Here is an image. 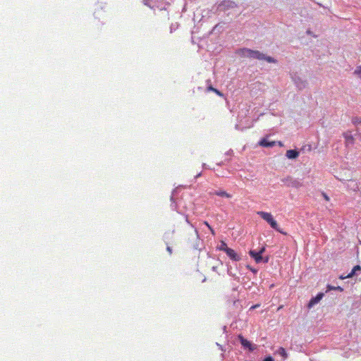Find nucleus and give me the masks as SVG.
<instances>
[{
	"label": "nucleus",
	"instance_id": "nucleus-1",
	"mask_svg": "<svg viewBox=\"0 0 361 361\" xmlns=\"http://www.w3.org/2000/svg\"><path fill=\"white\" fill-rule=\"evenodd\" d=\"M242 54L250 58L257 59L259 60H265L269 63H274L275 60L270 56L265 55L258 51H253L249 49H243L241 50Z\"/></svg>",
	"mask_w": 361,
	"mask_h": 361
},
{
	"label": "nucleus",
	"instance_id": "nucleus-2",
	"mask_svg": "<svg viewBox=\"0 0 361 361\" xmlns=\"http://www.w3.org/2000/svg\"><path fill=\"white\" fill-rule=\"evenodd\" d=\"M257 214L262 219H263L264 221H266L271 226V227L272 228H274L278 231H280V230L278 227L277 222L274 220V219L271 213L259 211V212H257Z\"/></svg>",
	"mask_w": 361,
	"mask_h": 361
},
{
	"label": "nucleus",
	"instance_id": "nucleus-3",
	"mask_svg": "<svg viewBox=\"0 0 361 361\" xmlns=\"http://www.w3.org/2000/svg\"><path fill=\"white\" fill-rule=\"evenodd\" d=\"M265 248L262 247L259 251L250 250V255L255 259L256 263H260L262 261V254L264 252Z\"/></svg>",
	"mask_w": 361,
	"mask_h": 361
},
{
	"label": "nucleus",
	"instance_id": "nucleus-4",
	"mask_svg": "<svg viewBox=\"0 0 361 361\" xmlns=\"http://www.w3.org/2000/svg\"><path fill=\"white\" fill-rule=\"evenodd\" d=\"M307 85V82L299 77H295V86L299 90L305 89Z\"/></svg>",
	"mask_w": 361,
	"mask_h": 361
},
{
	"label": "nucleus",
	"instance_id": "nucleus-5",
	"mask_svg": "<svg viewBox=\"0 0 361 361\" xmlns=\"http://www.w3.org/2000/svg\"><path fill=\"white\" fill-rule=\"evenodd\" d=\"M324 293H319L315 297H313L308 303V308H312L317 304L324 297Z\"/></svg>",
	"mask_w": 361,
	"mask_h": 361
},
{
	"label": "nucleus",
	"instance_id": "nucleus-6",
	"mask_svg": "<svg viewBox=\"0 0 361 361\" xmlns=\"http://www.w3.org/2000/svg\"><path fill=\"white\" fill-rule=\"evenodd\" d=\"M226 253L227 256L233 261L238 262L241 259L240 256L231 248L227 250Z\"/></svg>",
	"mask_w": 361,
	"mask_h": 361
},
{
	"label": "nucleus",
	"instance_id": "nucleus-7",
	"mask_svg": "<svg viewBox=\"0 0 361 361\" xmlns=\"http://www.w3.org/2000/svg\"><path fill=\"white\" fill-rule=\"evenodd\" d=\"M236 4L235 2L230 0H225L219 4V8L221 10H226L230 8H234Z\"/></svg>",
	"mask_w": 361,
	"mask_h": 361
},
{
	"label": "nucleus",
	"instance_id": "nucleus-8",
	"mask_svg": "<svg viewBox=\"0 0 361 361\" xmlns=\"http://www.w3.org/2000/svg\"><path fill=\"white\" fill-rule=\"evenodd\" d=\"M312 149V147L310 145H303L300 149V151L298 150L296 147H295V159L298 157L299 154L302 152V154H305L306 152H310Z\"/></svg>",
	"mask_w": 361,
	"mask_h": 361
},
{
	"label": "nucleus",
	"instance_id": "nucleus-9",
	"mask_svg": "<svg viewBox=\"0 0 361 361\" xmlns=\"http://www.w3.org/2000/svg\"><path fill=\"white\" fill-rule=\"evenodd\" d=\"M238 339L243 347L248 348L251 351L255 349L251 343L245 339L242 335L238 336Z\"/></svg>",
	"mask_w": 361,
	"mask_h": 361
},
{
	"label": "nucleus",
	"instance_id": "nucleus-10",
	"mask_svg": "<svg viewBox=\"0 0 361 361\" xmlns=\"http://www.w3.org/2000/svg\"><path fill=\"white\" fill-rule=\"evenodd\" d=\"M275 144H276V142L269 141V140H268L267 137H264L259 142V145H260L262 147H271L274 146Z\"/></svg>",
	"mask_w": 361,
	"mask_h": 361
},
{
	"label": "nucleus",
	"instance_id": "nucleus-11",
	"mask_svg": "<svg viewBox=\"0 0 361 361\" xmlns=\"http://www.w3.org/2000/svg\"><path fill=\"white\" fill-rule=\"evenodd\" d=\"M352 123L356 127V130L357 133H361V118L360 117H353L352 118Z\"/></svg>",
	"mask_w": 361,
	"mask_h": 361
},
{
	"label": "nucleus",
	"instance_id": "nucleus-12",
	"mask_svg": "<svg viewBox=\"0 0 361 361\" xmlns=\"http://www.w3.org/2000/svg\"><path fill=\"white\" fill-rule=\"evenodd\" d=\"M344 137L345 139V142L347 145L353 144L354 142V138L353 136L351 135V132H346L343 133Z\"/></svg>",
	"mask_w": 361,
	"mask_h": 361
},
{
	"label": "nucleus",
	"instance_id": "nucleus-13",
	"mask_svg": "<svg viewBox=\"0 0 361 361\" xmlns=\"http://www.w3.org/2000/svg\"><path fill=\"white\" fill-rule=\"evenodd\" d=\"M213 194L217 196L224 197L226 198H231L232 197L231 194L222 190H216L214 192Z\"/></svg>",
	"mask_w": 361,
	"mask_h": 361
},
{
	"label": "nucleus",
	"instance_id": "nucleus-14",
	"mask_svg": "<svg viewBox=\"0 0 361 361\" xmlns=\"http://www.w3.org/2000/svg\"><path fill=\"white\" fill-rule=\"evenodd\" d=\"M330 290H338L340 292H343V288L342 287L339 286H331V285H327L326 292H329Z\"/></svg>",
	"mask_w": 361,
	"mask_h": 361
},
{
	"label": "nucleus",
	"instance_id": "nucleus-15",
	"mask_svg": "<svg viewBox=\"0 0 361 361\" xmlns=\"http://www.w3.org/2000/svg\"><path fill=\"white\" fill-rule=\"evenodd\" d=\"M357 271H361V267L360 265H356L353 267V269H352V271H350V273H349L346 277H353V276H355L356 274V272Z\"/></svg>",
	"mask_w": 361,
	"mask_h": 361
},
{
	"label": "nucleus",
	"instance_id": "nucleus-16",
	"mask_svg": "<svg viewBox=\"0 0 361 361\" xmlns=\"http://www.w3.org/2000/svg\"><path fill=\"white\" fill-rule=\"evenodd\" d=\"M230 247L227 246V244L224 241H221L220 245L218 247V249L219 250L224 251L226 252V250H228Z\"/></svg>",
	"mask_w": 361,
	"mask_h": 361
},
{
	"label": "nucleus",
	"instance_id": "nucleus-17",
	"mask_svg": "<svg viewBox=\"0 0 361 361\" xmlns=\"http://www.w3.org/2000/svg\"><path fill=\"white\" fill-rule=\"evenodd\" d=\"M207 91H212V92H215L217 95H219L220 97H223L224 96V94L219 90H218L217 89L213 87L212 86H209L207 87Z\"/></svg>",
	"mask_w": 361,
	"mask_h": 361
},
{
	"label": "nucleus",
	"instance_id": "nucleus-18",
	"mask_svg": "<svg viewBox=\"0 0 361 361\" xmlns=\"http://www.w3.org/2000/svg\"><path fill=\"white\" fill-rule=\"evenodd\" d=\"M277 353H278L281 356H282L284 359L287 357V353H286V350H285L283 348H280L277 350Z\"/></svg>",
	"mask_w": 361,
	"mask_h": 361
},
{
	"label": "nucleus",
	"instance_id": "nucleus-19",
	"mask_svg": "<svg viewBox=\"0 0 361 361\" xmlns=\"http://www.w3.org/2000/svg\"><path fill=\"white\" fill-rule=\"evenodd\" d=\"M354 74L357 75L361 79V66L357 67L354 71Z\"/></svg>",
	"mask_w": 361,
	"mask_h": 361
},
{
	"label": "nucleus",
	"instance_id": "nucleus-20",
	"mask_svg": "<svg viewBox=\"0 0 361 361\" xmlns=\"http://www.w3.org/2000/svg\"><path fill=\"white\" fill-rule=\"evenodd\" d=\"M286 156L289 159H293V149H289L286 152Z\"/></svg>",
	"mask_w": 361,
	"mask_h": 361
},
{
	"label": "nucleus",
	"instance_id": "nucleus-21",
	"mask_svg": "<svg viewBox=\"0 0 361 361\" xmlns=\"http://www.w3.org/2000/svg\"><path fill=\"white\" fill-rule=\"evenodd\" d=\"M204 224L209 228V229L211 231L212 233L214 235V231L213 228L210 226V225L208 224V222L204 221Z\"/></svg>",
	"mask_w": 361,
	"mask_h": 361
},
{
	"label": "nucleus",
	"instance_id": "nucleus-22",
	"mask_svg": "<svg viewBox=\"0 0 361 361\" xmlns=\"http://www.w3.org/2000/svg\"><path fill=\"white\" fill-rule=\"evenodd\" d=\"M264 361H274V359H273L271 357L269 356V357H267L264 360Z\"/></svg>",
	"mask_w": 361,
	"mask_h": 361
},
{
	"label": "nucleus",
	"instance_id": "nucleus-23",
	"mask_svg": "<svg viewBox=\"0 0 361 361\" xmlns=\"http://www.w3.org/2000/svg\"><path fill=\"white\" fill-rule=\"evenodd\" d=\"M352 183L353 184V189L354 190H355L357 188H358L357 185V183H354V181H352Z\"/></svg>",
	"mask_w": 361,
	"mask_h": 361
},
{
	"label": "nucleus",
	"instance_id": "nucleus-24",
	"mask_svg": "<svg viewBox=\"0 0 361 361\" xmlns=\"http://www.w3.org/2000/svg\"><path fill=\"white\" fill-rule=\"evenodd\" d=\"M166 250L168 251V252L171 255L172 253V249L170 246H167L166 247Z\"/></svg>",
	"mask_w": 361,
	"mask_h": 361
},
{
	"label": "nucleus",
	"instance_id": "nucleus-25",
	"mask_svg": "<svg viewBox=\"0 0 361 361\" xmlns=\"http://www.w3.org/2000/svg\"><path fill=\"white\" fill-rule=\"evenodd\" d=\"M259 306V305H253L250 307V309H255L257 307H258Z\"/></svg>",
	"mask_w": 361,
	"mask_h": 361
},
{
	"label": "nucleus",
	"instance_id": "nucleus-26",
	"mask_svg": "<svg viewBox=\"0 0 361 361\" xmlns=\"http://www.w3.org/2000/svg\"><path fill=\"white\" fill-rule=\"evenodd\" d=\"M348 277H346V276H343V275H341L340 276L339 279H347Z\"/></svg>",
	"mask_w": 361,
	"mask_h": 361
},
{
	"label": "nucleus",
	"instance_id": "nucleus-27",
	"mask_svg": "<svg viewBox=\"0 0 361 361\" xmlns=\"http://www.w3.org/2000/svg\"><path fill=\"white\" fill-rule=\"evenodd\" d=\"M322 195L326 200H329V197L326 194L323 193Z\"/></svg>",
	"mask_w": 361,
	"mask_h": 361
},
{
	"label": "nucleus",
	"instance_id": "nucleus-28",
	"mask_svg": "<svg viewBox=\"0 0 361 361\" xmlns=\"http://www.w3.org/2000/svg\"><path fill=\"white\" fill-rule=\"evenodd\" d=\"M201 175H202V174H201V173H197V174L195 176V178H198V177L201 176Z\"/></svg>",
	"mask_w": 361,
	"mask_h": 361
},
{
	"label": "nucleus",
	"instance_id": "nucleus-29",
	"mask_svg": "<svg viewBox=\"0 0 361 361\" xmlns=\"http://www.w3.org/2000/svg\"><path fill=\"white\" fill-rule=\"evenodd\" d=\"M307 33L310 34L311 33L310 30H307Z\"/></svg>",
	"mask_w": 361,
	"mask_h": 361
},
{
	"label": "nucleus",
	"instance_id": "nucleus-30",
	"mask_svg": "<svg viewBox=\"0 0 361 361\" xmlns=\"http://www.w3.org/2000/svg\"><path fill=\"white\" fill-rule=\"evenodd\" d=\"M268 262V258H267L265 260H264V262Z\"/></svg>",
	"mask_w": 361,
	"mask_h": 361
}]
</instances>
